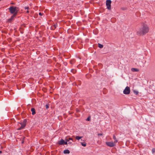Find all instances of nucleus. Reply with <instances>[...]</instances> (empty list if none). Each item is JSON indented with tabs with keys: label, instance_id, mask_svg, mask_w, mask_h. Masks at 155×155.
Here are the masks:
<instances>
[{
	"label": "nucleus",
	"instance_id": "f257e3e1",
	"mask_svg": "<svg viewBox=\"0 0 155 155\" xmlns=\"http://www.w3.org/2000/svg\"><path fill=\"white\" fill-rule=\"evenodd\" d=\"M149 31V27L146 24L144 23L142 25V27L137 31V33L138 35H143L148 33Z\"/></svg>",
	"mask_w": 155,
	"mask_h": 155
},
{
	"label": "nucleus",
	"instance_id": "f03ea898",
	"mask_svg": "<svg viewBox=\"0 0 155 155\" xmlns=\"http://www.w3.org/2000/svg\"><path fill=\"white\" fill-rule=\"evenodd\" d=\"M10 13L12 14H14L17 12V14L19 11V9L16 7H14L13 6L10 7L9 8Z\"/></svg>",
	"mask_w": 155,
	"mask_h": 155
},
{
	"label": "nucleus",
	"instance_id": "7ed1b4c3",
	"mask_svg": "<svg viewBox=\"0 0 155 155\" xmlns=\"http://www.w3.org/2000/svg\"><path fill=\"white\" fill-rule=\"evenodd\" d=\"M18 126L19 127L17 129L18 130H20L23 129L26 126V122L24 121L22 123H19L18 124Z\"/></svg>",
	"mask_w": 155,
	"mask_h": 155
},
{
	"label": "nucleus",
	"instance_id": "20e7f679",
	"mask_svg": "<svg viewBox=\"0 0 155 155\" xmlns=\"http://www.w3.org/2000/svg\"><path fill=\"white\" fill-rule=\"evenodd\" d=\"M130 87L128 86H127L124 90L123 93L125 94H128L130 93Z\"/></svg>",
	"mask_w": 155,
	"mask_h": 155
},
{
	"label": "nucleus",
	"instance_id": "39448f33",
	"mask_svg": "<svg viewBox=\"0 0 155 155\" xmlns=\"http://www.w3.org/2000/svg\"><path fill=\"white\" fill-rule=\"evenodd\" d=\"M111 1L110 0H107L106 2V5L107 7V8L108 10H110L111 9Z\"/></svg>",
	"mask_w": 155,
	"mask_h": 155
},
{
	"label": "nucleus",
	"instance_id": "423d86ee",
	"mask_svg": "<svg viewBox=\"0 0 155 155\" xmlns=\"http://www.w3.org/2000/svg\"><path fill=\"white\" fill-rule=\"evenodd\" d=\"M106 145L110 147H113L116 146L115 143L114 142H106Z\"/></svg>",
	"mask_w": 155,
	"mask_h": 155
},
{
	"label": "nucleus",
	"instance_id": "0eeeda50",
	"mask_svg": "<svg viewBox=\"0 0 155 155\" xmlns=\"http://www.w3.org/2000/svg\"><path fill=\"white\" fill-rule=\"evenodd\" d=\"M64 140L63 139H61L60 140L58 141V143L60 145H64Z\"/></svg>",
	"mask_w": 155,
	"mask_h": 155
},
{
	"label": "nucleus",
	"instance_id": "6e6552de",
	"mask_svg": "<svg viewBox=\"0 0 155 155\" xmlns=\"http://www.w3.org/2000/svg\"><path fill=\"white\" fill-rule=\"evenodd\" d=\"M131 70L133 72H138L139 71L138 69L134 68H132L131 69Z\"/></svg>",
	"mask_w": 155,
	"mask_h": 155
},
{
	"label": "nucleus",
	"instance_id": "1a4fd4ad",
	"mask_svg": "<svg viewBox=\"0 0 155 155\" xmlns=\"http://www.w3.org/2000/svg\"><path fill=\"white\" fill-rule=\"evenodd\" d=\"M31 111L32 112V114L33 115H35V109L34 108H32L31 109Z\"/></svg>",
	"mask_w": 155,
	"mask_h": 155
},
{
	"label": "nucleus",
	"instance_id": "9d476101",
	"mask_svg": "<svg viewBox=\"0 0 155 155\" xmlns=\"http://www.w3.org/2000/svg\"><path fill=\"white\" fill-rule=\"evenodd\" d=\"M113 139L115 140L114 141V143H116L118 141V140L117 139L115 136L114 135L113 136Z\"/></svg>",
	"mask_w": 155,
	"mask_h": 155
},
{
	"label": "nucleus",
	"instance_id": "9b49d317",
	"mask_svg": "<svg viewBox=\"0 0 155 155\" xmlns=\"http://www.w3.org/2000/svg\"><path fill=\"white\" fill-rule=\"evenodd\" d=\"M70 152L69 150H65L64 151V154H69Z\"/></svg>",
	"mask_w": 155,
	"mask_h": 155
},
{
	"label": "nucleus",
	"instance_id": "f8f14e48",
	"mask_svg": "<svg viewBox=\"0 0 155 155\" xmlns=\"http://www.w3.org/2000/svg\"><path fill=\"white\" fill-rule=\"evenodd\" d=\"M75 62H76L75 60L74 59H73L70 61V63L71 64H74Z\"/></svg>",
	"mask_w": 155,
	"mask_h": 155
},
{
	"label": "nucleus",
	"instance_id": "ddd939ff",
	"mask_svg": "<svg viewBox=\"0 0 155 155\" xmlns=\"http://www.w3.org/2000/svg\"><path fill=\"white\" fill-rule=\"evenodd\" d=\"M17 15V12L16 13H14L12 16L11 18L12 19H13Z\"/></svg>",
	"mask_w": 155,
	"mask_h": 155
},
{
	"label": "nucleus",
	"instance_id": "4468645a",
	"mask_svg": "<svg viewBox=\"0 0 155 155\" xmlns=\"http://www.w3.org/2000/svg\"><path fill=\"white\" fill-rule=\"evenodd\" d=\"M57 26V24H54L52 27V29L54 30L55 29Z\"/></svg>",
	"mask_w": 155,
	"mask_h": 155
},
{
	"label": "nucleus",
	"instance_id": "2eb2a0df",
	"mask_svg": "<svg viewBox=\"0 0 155 155\" xmlns=\"http://www.w3.org/2000/svg\"><path fill=\"white\" fill-rule=\"evenodd\" d=\"M82 137H80L78 136H77L75 137V138L77 140H79L80 139H81V138Z\"/></svg>",
	"mask_w": 155,
	"mask_h": 155
},
{
	"label": "nucleus",
	"instance_id": "dca6fc26",
	"mask_svg": "<svg viewBox=\"0 0 155 155\" xmlns=\"http://www.w3.org/2000/svg\"><path fill=\"white\" fill-rule=\"evenodd\" d=\"M98 47L101 48H103V45H101L100 44L98 43Z\"/></svg>",
	"mask_w": 155,
	"mask_h": 155
},
{
	"label": "nucleus",
	"instance_id": "f3484780",
	"mask_svg": "<svg viewBox=\"0 0 155 155\" xmlns=\"http://www.w3.org/2000/svg\"><path fill=\"white\" fill-rule=\"evenodd\" d=\"M71 72L73 73H75L76 72V70L75 69H72L71 70Z\"/></svg>",
	"mask_w": 155,
	"mask_h": 155
},
{
	"label": "nucleus",
	"instance_id": "a211bd4d",
	"mask_svg": "<svg viewBox=\"0 0 155 155\" xmlns=\"http://www.w3.org/2000/svg\"><path fill=\"white\" fill-rule=\"evenodd\" d=\"M81 144L84 147H85L86 146V144L85 143H81Z\"/></svg>",
	"mask_w": 155,
	"mask_h": 155
},
{
	"label": "nucleus",
	"instance_id": "6ab92c4d",
	"mask_svg": "<svg viewBox=\"0 0 155 155\" xmlns=\"http://www.w3.org/2000/svg\"><path fill=\"white\" fill-rule=\"evenodd\" d=\"M69 138L68 137H66L65 138V140L67 142H68L69 141Z\"/></svg>",
	"mask_w": 155,
	"mask_h": 155
},
{
	"label": "nucleus",
	"instance_id": "aec40b11",
	"mask_svg": "<svg viewBox=\"0 0 155 155\" xmlns=\"http://www.w3.org/2000/svg\"><path fill=\"white\" fill-rule=\"evenodd\" d=\"M152 151L153 153H155V148H153L152 149Z\"/></svg>",
	"mask_w": 155,
	"mask_h": 155
},
{
	"label": "nucleus",
	"instance_id": "412c9836",
	"mask_svg": "<svg viewBox=\"0 0 155 155\" xmlns=\"http://www.w3.org/2000/svg\"><path fill=\"white\" fill-rule=\"evenodd\" d=\"M12 19H12V18H9L8 19V21L9 22H11Z\"/></svg>",
	"mask_w": 155,
	"mask_h": 155
},
{
	"label": "nucleus",
	"instance_id": "4be33fe9",
	"mask_svg": "<svg viewBox=\"0 0 155 155\" xmlns=\"http://www.w3.org/2000/svg\"><path fill=\"white\" fill-rule=\"evenodd\" d=\"M24 9L25 10L27 9L28 10V9H29V8L28 6L25 7L24 8Z\"/></svg>",
	"mask_w": 155,
	"mask_h": 155
},
{
	"label": "nucleus",
	"instance_id": "5701e85b",
	"mask_svg": "<svg viewBox=\"0 0 155 155\" xmlns=\"http://www.w3.org/2000/svg\"><path fill=\"white\" fill-rule=\"evenodd\" d=\"M106 89H104L103 90V93L104 94H106Z\"/></svg>",
	"mask_w": 155,
	"mask_h": 155
},
{
	"label": "nucleus",
	"instance_id": "b1692460",
	"mask_svg": "<svg viewBox=\"0 0 155 155\" xmlns=\"http://www.w3.org/2000/svg\"><path fill=\"white\" fill-rule=\"evenodd\" d=\"M45 107L47 109L49 107V105L48 104H46L45 105Z\"/></svg>",
	"mask_w": 155,
	"mask_h": 155
},
{
	"label": "nucleus",
	"instance_id": "393cba45",
	"mask_svg": "<svg viewBox=\"0 0 155 155\" xmlns=\"http://www.w3.org/2000/svg\"><path fill=\"white\" fill-rule=\"evenodd\" d=\"M90 120V117H88L86 119V120L87 121H89Z\"/></svg>",
	"mask_w": 155,
	"mask_h": 155
},
{
	"label": "nucleus",
	"instance_id": "a878e982",
	"mask_svg": "<svg viewBox=\"0 0 155 155\" xmlns=\"http://www.w3.org/2000/svg\"><path fill=\"white\" fill-rule=\"evenodd\" d=\"M68 142L67 141H64V144H65V145H67L68 144Z\"/></svg>",
	"mask_w": 155,
	"mask_h": 155
},
{
	"label": "nucleus",
	"instance_id": "bb28decb",
	"mask_svg": "<svg viewBox=\"0 0 155 155\" xmlns=\"http://www.w3.org/2000/svg\"><path fill=\"white\" fill-rule=\"evenodd\" d=\"M103 135V134H102V133L98 134V136H102V135Z\"/></svg>",
	"mask_w": 155,
	"mask_h": 155
},
{
	"label": "nucleus",
	"instance_id": "cd10ccee",
	"mask_svg": "<svg viewBox=\"0 0 155 155\" xmlns=\"http://www.w3.org/2000/svg\"><path fill=\"white\" fill-rule=\"evenodd\" d=\"M39 14L41 16L43 14V13H42L41 12H39Z\"/></svg>",
	"mask_w": 155,
	"mask_h": 155
},
{
	"label": "nucleus",
	"instance_id": "c85d7f7f",
	"mask_svg": "<svg viewBox=\"0 0 155 155\" xmlns=\"http://www.w3.org/2000/svg\"><path fill=\"white\" fill-rule=\"evenodd\" d=\"M134 93L135 94H136L137 95L138 94V91H136L134 92Z\"/></svg>",
	"mask_w": 155,
	"mask_h": 155
},
{
	"label": "nucleus",
	"instance_id": "c756f323",
	"mask_svg": "<svg viewBox=\"0 0 155 155\" xmlns=\"http://www.w3.org/2000/svg\"><path fill=\"white\" fill-rule=\"evenodd\" d=\"M69 140H72V141H73V139L72 138H69Z\"/></svg>",
	"mask_w": 155,
	"mask_h": 155
},
{
	"label": "nucleus",
	"instance_id": "7c9ffc66",
	"mask_svg": "<svg viewBox=\"0 0 155 155\" xmlns=\"http://www.w3.org/2000/svg\"><path fill=\"white\" fill-rule=\"evenodd\" d=\"M29 12V10H28L27 11H26V13L28 14Z\"/></svg>",
	"mask_w": 155,
	"mask_h": 155
},
{
	"label": "nucleus",
	"instance_id": "2f4dec72",
	"mask_svg": "<svg viewBox=\"0 0 155 155\" xmlns=\"http://www.w3.org/2000/svg\"><path fill=\"white\" fill-rule=\"evenodd\" d=\"M72 143V142H69L68 143L69 144H71Z\"/></svg>",
	"mask_w": 155,
	"mask_h": 155
},
{
	"label": "nucleus",
	"instance_id": "473e14b6",
	"mask_svg": "<svg viewBox=\"0 0 155 155\" xmlns=\"http://www.w3.org/2000/svg\"><path fill=\"white\" fill-rule=\"evenodd\" d=\"M113 19H114V20H116L115 18H112V19H111V21H112L113 20Z\"/></svg>",
	"mask_w": 155,
	"mask_h": 155
},
{
	"label": "nucleus",
	"instance_id": "72a5a7b5",
	"mask_svg": "<svg viewBox=\"0 0 155 155\" xmlns=\"http://www.w3.org/2000/svg\"><path fill=\"white\" fill-rule=\"evenodd\" d=\"M2 153V151L0 150V153Z\"/></svg>",
	"mask_w": 155,
	"mask_h": 155
},
{
	"label": "nucleus",
	"instance_id": "f704fd0d",
	"mask_svg": "<svg viewBox=\"0 0 155 155\" xmlns=\"http://www.w3.org/2000/svg\"><path fill=\"white\" fill-rule=\"evenodd\" d=\"M1 0H0V1H1Z\"/></svg>",
	"mask_w": 155,
	"mask_h": 155
}]
</instances>
